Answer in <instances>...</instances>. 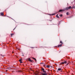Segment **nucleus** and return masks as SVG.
<instances>
[{
  "mask_svg": "<svg viewBox=\"0 0 75 75\" xmlns=\"http://www.w3.org/2000/svg\"><path fill=\"white\" fill-rule=\"evenodd\" d=\"M22 56H24V55H23Z\"/></svg>",
  "mask_w": 75,
  "mask_h": 75,
  "instance_id": "b1692460",
  "label": "nucleus"
},
{
  "mask_svg": "<svg viewBox=\"0 0 75 75\" xmlns=\"http://www.w3.org/2000/svg\"><path fill=\"white\" fill-rule=\"evenodd\" d=\"M1 57H4V56L3 55H2V54L1 55Z\"/></svg>",
  "mask_w": 75,
  "mask_h": 75,
  "instance_id": "a211bd4d",
  "label": "nucleus"
},
{
  "mask_svg": "<svg viewBox=\"0 0 75 75\" xmlns=\"http://www.w3.org/2000/svg\"><path fill=\"white\" fill-rule=\"evenodd\" d=\"M11 37H12V36H13V35H14V34H11Z\"/></svg>",
  "mask_w": 75,
  "mask_h": 75,
  "instance_id": "9b49d317",
  "label": "nucleus"
},
{
  "mask_svg": "<svg viewBox=\"0 0 75 75\" xmlns=\"http://www.w3.org/2000/svg\"><path fill=\"white\" fill-rule=\"evenodd\" d=\"M28 60L29 61H30V62H33V60H31V59H30V58H29Z\"/></svg>",
  "mask_w": 75,
  "mask_h": 75,
  "instance_id": "7ed1b4c3",
  "label": "nucleus"
},
{
  "mask_svg": "<svg viewBox=\"0 0 75 75\" xmlns=\"http://www.w3.org/2000/svg\"><path fill=\"white\" fill-rule=\"evenodd\" d=\"M62 44H61V45H59L58 46V47H61V46H62Z\"/></svg>",
  "mask_w": 75,
  "mask_h": 75,
  "instance_id": "423d86ee",
  "label": "nucleus"
},
{
  "mask_svg": "<svg viewBox=\"0 0 75 75\" xmlns=\"http://www.w3.org/2000/svg\"><path fill=\"white\" fill-rule=\"evenodd\" d=\"M68 63L67 64V65H68Z\"/></svg>",
  "mask_w": 75,
  "mask_h": 75,
  "instance_id": "4be33fe9",
  "label": "nucleus"
},
{
  "mask_svg": "<svg viewBox=\"0 0 75 75\" xmlns=\"http://www.w3.org/2000/svg\"><path fill=\"white\" fill-rule=\"evenodd\" d=\"M42 75H47V73H42Z\"/></svg>",
  "mask_w": 75,
  "mask_h": 75,
  "instance_id": "20e7f679",
  "label": "nucleus"
},
{
  "mask_svg": "<svg viewBox=\"0 0 75 75\" xmlns=\"http://www.w3.org/2000/svg\"><path fill=\"white\" fill-rule=\"evenodd\" d=\"M71 8H72V7L71 6H70L69 7H67L66 8H64V9L60 10L59 12H61V11H65V10H70Z\"/></svg>",
  "mask_w": 75,
  "mask_h": 75,
  "instance_id": "f257e3e1",
  "label": "nucleus"
},
{
  "mask_svg": "<svg viewBox=\"0 0 75 75\" xmlns=\"http://www.w3.org/2000/svg\"><path fill=\"white\" fill-rule=\"evenodd\" d=\"M60 43H61V44H62V42L61 41H60Z\"/></svg>",
  "mask_w": 75,
  "mask_h": 75,
  "instance_id": "f3484780",
  "label": "nucleus"
},
{
  "mask_svg": "<svg viewBox=\"0 0 75 75\" xmlns=\"http://www.w3.org/2000/svg\"><path fill=\"white\" fill-rule=\"evenodd\" d=\"M66 14L67 15H68V12H67Z\"/></svg>",
  "mask_w": 75,
  "mask_h": 75,
  "instance_id": "dca6fc26",
  "label": "nucleus"
},
{
  "mask_svg": "<svg viewBox=\"0 0 75 75\" xmlns=\"http://www.w3.org/2000/svg\"><path fill=\"white\" fill-rule=\"evenodd\" d=\"M67 62L66 61L61 63V64H67Z\"/></svg>",
  "mask_w": 75,
  "mask_h": 75,
  "instance_id": "f03ea898",
  "label": "nucleus"
},
{
  "mask_svg": "<svg viewBox=\"0 0 75 75\" xmlns=\"http://www.w3.org/2000/svg\"><path fill=\"white\" fill-rule=\"evenodd\" d=\"M58 71H61V68H59L58 69Z\"/></svg>",
  "mask_w": 75,
  "mask_h": 75,
  "instance_id": "9d476101",
  "label": "nucleus"
},
{
  "mask_svg": "<svg viewBox=\"0 0 75 75\" xmlns=\"http://www.w3.org/2000/svg\"><path fill=\"white\" fill-rule=\"evenodd\" d=\"M20 63H21H21H22V62H21V61H20Z\"/></svg>",
  "mask_w": 75,
  "mask_h": 75,
  "instance_id": "6ab92c4d",
  "label": "nucleus"
},
{
  "mask_svg": "<svg viewBox=\"0 0 75 75\" xmlns=\"http://www.w3.org/2000/svg\"><path fill=\"white\" fill-rule=\"evenodd\" d=\"M43 72H44V73H46V71H44V70H43Z\"/></svg>",
  "mask_w": 75,
  "mask_h": 75,
  "instance_id": "f8f14e48",
  "label": "nucleus"
},
{
  "mask_svg": "<svg viewBox=\"0 0 75 75\" xmlns=\"http://www.w3.org/2000/svg\"><path fill=\"white\" fill-rule=\"evenodd\" d=\"M6 16V15H5V16Z\"/></svg>",
  "mask_w": 75,
  "mask_h": 75,
  "instance_id": "393cba45",
  "label": "nucleus"
},
{
  "mask_svg": "<svg viewBox=\"0 0 75 75\" xmlns=\"http://www.w3.org/2000/svg\"><path fill=\"white\" fill-rule=\"evenodd\" d=\"M21 60H22V59H21L19 60V62H20V61H21Z\"/></svg>",
  "mask_w": 75,
  "mask_h": 75,
  "instance_id": "2eb2a0df",
  "label": "nucleus"
},
{
  "mask_svg": "<svg viewBox=\"0 0 75 75\" xmlns=\"http://www.w3.org/2000/svg\"><path fill=\"white\" fill-rule=\"evenodd\" d=\"M50 67H51V68H53V67H52V66H51Z\"/></svg>",
  "mask_w": 75,
  "mask_h": 75,
  "instance_id": "aec40b11",
  "label": "nucleus"
},
{
  "mask_svg": "<svg viewBox=\"0 0 75 75\" xmlns=\"http://www.w3.org/2000/svg\"><path fill=\"white\" fill-rule=\"evenodd\" d=\"M3 14H4V13H1V16H4Z\"/></svg>",
  "mask_w": 75,
  "mask_h": 75,
  "instance_id": "6e6552de",
  "label": "nucleus"
},
{
  "mask_svg": "<svg viewBox=\"0 0 75 75\" xmlns=\"http://www.w3.org/2000/svg\"><path fill=\"white\" fill-rule=\"evenodd\" d=\"M42 64H44V63H42Z\"/></svg>",
  "mask_w": 75,
  "mask_h": 75,
  "instance_id": "5701e85b",
  "label": "nucleus"
},
{
  "mask_svg": "<svg viewBox=\"0 0 75 75\" xmlns=\"http://www.w3.org/2000/svg\"><path fill=\"white\" fill-rule=\"evenodd\" d=\"M56 17H57V18H59V16H58V14H57V15H56Z\"/></svg>",
  "mask_w": 75,
  "mask_h": 75,
  "instance_id": "0eeeda50",
  "label": "nucleus"
},
{
  "mask_svg": "<svg viewBox=\"0 0 75 75\" xmlns=\"http://www.w3.org/2000/svg\"><path fill=\"white\" fill-rule=\"evenodd\" d=\"M32 58H33V59H35L36 62L37 61V60H36V59H35V58L34 57H32Z\"/></svg>",
  "mask_w": 75,
  "mask_h": 75,
  "instance_id": "39448f33",
  "label": "nucleus"
},
{
  "mask_svg": "<svg viewBox=\"0 0 75 75\" xmlns=\"http://www.w3.org/2000/svg\"><path fill=\"white\" fill-rule=\"evenodd\" d=\"M46 67H47V68H50V66L49 65H47L46 66Z\"/></svg>",
  "mask_w": 75,
  "mask_h": 75,
  "instance_id": "1a4fd4ad",
  "label": "nucleus"
},
{
  "mask_svg": "<svg viewBox=\"0 0 75 75\" xmlns=\"http://www.w3.org/2000/svg\"><path fill=\"white\" fill-rule=\"evenodd\" d=\"M41 69L42 71H44V69L43 68H42Z\"/></svg>",
  "mask_w": 75,
  "mask_h": 75,
  "instance_id": "ddd939ff",
  "label": "nucleus"
},
{
  "mask_svg": "<svg viewBox=\"0 0 75 75\" xmlns=\"http://www.w3.org/2000/svg\"><path fill=\"white\" fill-rule=\"evenodd\" d=\"M67 4H68V3H67Z\"/></svg>",
  "mask_w": 75,
  "mask_h": 75,
  "instance_id": "a878e982",
  "label": "nucleus"
},
{
  "mask_svg": "<svg viewBox=\"0 0 75 75\" xmlns=\"http://www.w3.org/2000/svg\"><path fill=\"white\" fill-rule=\"evenodd\" d=\"M59 16H60V17H62V14L60 15Z\"/></svg>",
  "mask_w": 75,
  "mask_h": 75,
  "instance_id": "4468645a",
  "label": "nucleus"
},
{
  "mask_svg": "<svg viewBox=\"0 0 75 75\" xmlns=\"http://www.w3.org/2000/svg\"><path fill=\"white\" fill-rule=\"evenodd\" d=\"M6 72H7V70H6Z\"/></svg>",
  "mask_w": 75,
  "mask_h": 75,
  "instance_id": "412c9836",
  "label": "nucleus"
}]
</instances>
